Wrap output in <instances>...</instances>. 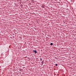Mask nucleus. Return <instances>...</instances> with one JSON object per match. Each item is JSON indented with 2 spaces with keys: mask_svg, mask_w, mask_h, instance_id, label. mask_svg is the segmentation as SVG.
Here are the masks:
<instances>
[{
  "mask_svg": "<svg viewBox=\"0 0 76 76\" xmlns=\"http://www.w3.org/2000/svg\"><path fill=\"white\" fill-rule=\"evenodd\" d=\"M55 66H57V64H56V65H55Z\"/></svg>",
  "mask_w": 76,
  "mask_h": 76,
  "instance_id": "3",
  "label": "nucleus"
},
{
  "mask_svg": "<svg viewBox=\"0 0 76 76\" xmlns=\"http://www.w3.org/2000/svg\"><path fill=\"white\" fill-rule=\"evenodd\" d=\"M40 60H41V61H42V58H41L40 59Z\"/></svg>",
  "mask_w": 76,
  "mask_h": 76,
  "instance_id": "5",
  "label": "nucleus"
},
{
  "mask_svg": "<svg viewBox=\"0 0 76 76\" xmlns=\"http://www.w3.org/2000/svg\"><path fill=\"white\" fill-rule=\"evenodd\" d=\"M33 52H34L35 54H37V52L36 50H33Z\"/></svg>",
  "mask_w": 76,
  "mask_h": 76,
  "instance_id": "1",
  "label": "nucleus"
},
{
  "mask_svg": "<svg viewBox=\"0 0 76 76\" xmlns=\"http://www.w3.org/2000/svg\"><path fill=\"white\" fill-rule=\"evenodd\" d=\"M42 8H44V6H42Z\"/></svg>",
  "mask_w": 76,
  "mask_h": 76,
  "instance_id": "4",
  "label": "nucleus"
},
{
  "mask_svg": "<svg viewBox=\"0 0 76 76\" xmlns=\"http://www.w3.org/2000/svg\"><path fill=\"white\" fill-rule=\"evenodd\" d=\"M25 44H26V43L25 42Z\"/></svg>",
  "mask_w": 76,
  "mask_h": 76,
  "instance_id": "6",
  "label": "nucleus"
},
{
  "mask_svg": "<svg viewBox=\"0 0 76 76\" xmlns=\"http://www.w3.org/2000/svg\"><path fill=\"white\" fill-rule=\"evenodd\" d=\"M53 43H51L50 44V45H53Z\"/></svg>",
  "mask_w": 76,
  "mask_h": 76,
  "instance_id": "2",
  "label": "nucleus"
}]
</instances>
